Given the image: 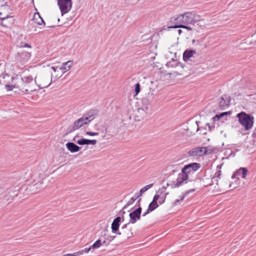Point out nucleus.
I'll return each instance as SVG.
<instances>
[{
  "mask_svg": "<svg viewBox=\"0 0 256 256\" xmlns=\"http://www.w3.org/2000/svg\"><path fill=\"white\" fill-rule=\"evenodd\" d=\"M194 191L195 189L192 188L185 192L182 196H180V199H177L175 200L174 204L176 205H177L180 202L184 200L186 196H188L190 192H194Z\"/></svg>",
  "mask_w": 256,
  "mask_h": 256,
  "instance_id": "4be33fe9",
  "label": "nucleus"
},
{
  "mask_svg": "<svg viewBox=\"0 0 256 256\" xmlns=\"http://www.w3.org/2000/svg\"><path fill=\"white\" fill-rule=\"evenodd\" d=\"M97 130L98 131V132H97V133H96L97 136H98V137L100 139H102V138H105L106 139L108 138V136L106 135V129L104 127H103L102 128V130L98 129V130Z\"/></svg>",
  "mask_w": 256,
  "mask_h": 256,
  "instance_id": "b1692460",
  "label": "nucleus"
},
{
  "mask_svg": "<svg viewBox=\"0 0 256 256\" xmlns=\"http://www.w3.org/2000/svg\"><path fill=\"white\" fill-rule=\"evenodd\" d=\"M40 81L38 86L41 88H47L50 84L52 78L48 76H44L40 78Z\"/></svg>",
  "mask_w": 256,
  "mask_h": 256,
  "instance_id": "4468645a",
  "label": "nucleus"
},
{
  "mask_svg": "<svg viewBox=\"0 0 256 256\" xmlns=\"http://www.w3.org/2000/svg\"><path fill=\"white\" fill-rule=\"evenodd\" d=\"M230 114V112H222L220 114H216L215 116H214L212 118L214 121H218V120L220 118L223 117L224 116H226L228 114Z\"/></svg>",
  "mask_w": 256,
  "mask_h": 256,
  "instance_id": "c85d7f7f",
  "label": "nucleus"
},
{
  "mask_svg": "<svg viewBox=\"0 0 256 256\" xmlns=\"http://www.w3.org/2000/svg\"><path fill=\"white\" fill-rule=\"evenodd\" d=\"M230 101V96L224 94L222 96L219 102V106L221 110H224L227 108L229 105Z\"/></svg>",
  "mask_w": 256,
  "mask_h": 256,
  "instance_id": "ddd939ff",
  "label": "nucleus"
},
{
  "mask_svg": "<svg viewBox=\"0 0 256 256\" xmlns=\"http://www.w3.org/2000/svg\"><path fill=\"white\" fill-rule=\"evenodd\" d=\"M102 244L100 240H97V248H99Z\"/></svg>",
  "mask_w": 256,
  "mask_h": 256,
  "instance_id": "ea45409f",
  "label": "nucleus"
},
{
  "mask_svg": "<svg viewBox=\"0 0 256 256\" xmlns=\"http://www.w3.org/2000/svg\"><path fill=\"white\" fill-rule=\"evenodd\" d=\"M31 57V52L20 51L15 56L16 60L22 64L26 62Z\"/></svg>",
  "mask_w": 256,
  "mask_h": 256,
  "instance_id": "1a4fd4ad",
  "label": "nucleus"
},
{
  "mask_svg": "<svg viewBox=\"0 0 256 256\" xmlns=\"http://www.w3.org/2000/svg\"><path fill=\"white\" fill-rule=\"evenodd\" d=\"M66 148L71 152H76L80 150V148L72 142H68L66 144Z\"/></svg>",
  "mask_w": 256,
  "mask_h": 256,
  "instance_id": "6ab92c4d",
  "label": "nucleus"
},
{
  "mask_svg": "<svg viewBox=\"0 0 256 256\" xmlns=\"http://www.w3.org/2000/svg\"><path fill=\"white\" fill-rule=\"evenodd\" d=\"M148 105L145 106L144 104L142 105V108L144 110H147L148 109Z\"/></svg>",
  "mask_w": 256,
  "mask_h": 256,
  "instance_id": "c03bdc74",
  "label": "nucleus"
},
{
  "mask_svg": "<svg viewBox=\"0 0 256 256\" xmlns=\"http://www.w3.org/2000/svg\"><path fill=\"white\" fill-rule=\"evenodd\" d=\"M136 200V198L132 197L127 202V204L124 206V209L126 208L132 204Z\"/></svg>",
  "mask_w": 256,
  "mask_h": 256,
  "instance_id": "2f4dec72",
  "label": "nucleus"
},
{
  "mask_svg": "<svg viewBox=\"0 0 256 256\" xmlns=\"http://www.w3.org/2000/svg\"><path fill=\"white\" fill-rule=\"evenodd\" d=\"M32 20L37 24L41 25L42 24H44V20L42 18L39 13H35L34 14Z\"/></svg>",
  "mask_w": 256,
  "mask_h": 256,
  "instance_id": "5701e85b",
  "label": "nucleus"
},
{
  "mask_svg": "<svg viewBox=\"0 0 256 256\" xmlns=\"http://www.w3.org/2000/svg\"><path fill=\"white\" fill-rule=\"evenodd\" d=\"M196 54V52L192 50H187L184 51L183 54V59L185 62H187L189 59L192 58L194 54Z\"/></svg>",
  "mask_w": 256,
  "mask_h": 256,
  "instance_id": "412c9836",
  "label": "nucleus"
},
{
  "mask_svg": "<svg viewBox=\"0 0 256 256\" xmlns=\"http://www.w3.org/2000/svg\"><path fill=\"white\" fill-rule=\"evenodd\" d=\"M200 167L198 163L194 162L185 166L182 169V172H186L188 174L192 172L198 170Z\"/></svg>",
  "mask_w": 256,
  "mask_h": 256,
  "instance_id": "f8f14e48",
  "label": "nucleus"
},
{
  "mask_svg": "<svg viewBox=\"0 0 256 256\" xmlns=\"http://www.w3.org/2000/svg\"><path fill=\"white\" fill-rule=\"evenodd\" d=\"M212 150L207 147H197L191 149L188 152V155L191 157L202 156L210 154Z\"/></svg>",
  "mask_w": 256,
  "mask_h": 256,
  "instance_id": "20e7f679",
  "label": "nucleus"
},
{
  "mask_svg": "<svg viewBox=\"0 0 256 256\" xmlns=\"http://www.w3.org/2000/svg\"><path fill=\"white\" fill-rule=\"evenodd\" d=\"M174 25L170 26L169 27V28H182L186 29L188 30H191L192 28L186 25L188 24H173Z\"/></svg>",
  "mask_w": 256,
  "mask_h": 256,
  "instance_id": "393cba45",
  "label": "nucleus"
},
{
  "mask_svg": "<svg viewBox=\"0 0 256 256\" xmlns=\"http://www.w3.org/2000/svg\"><path fill=\"white\" fill-rule=\"evenodd\" d=\"M220 176H221V171L220 170H218L214 174V176L217 178L218 179H220Z\"/></svg>",
  "mask_w": 256,
  "mask_h": 256,
  "instance_id": "c9c22d12",
  "label": "nucleus"
},
{
  "mask_svg": "<svg viewBox=\"0 0 256 256\" xmlns=\"http://www.w3.org/2000/svg\"><path fill=\"white\" fill-rule=\"evenodd\" d=\"M149 90V92L147 94L146 96L148 98V100H150V102H151L154 98V90L152 88H150Z\"/></svg>",
  "mask_w": 256,
  "mask_h": 256,
  "instance_id": "a878e982",
  "label": "nucleus"
},
{
  "mask_svg": "<svg viewBox=\"0 0 256 256\" xmlns=\"http://www.w3.org/2000/svg\"><path fill=\"white\" fill-rule=\"evenodd\" d=\"M96 144V140H90L86 139V142H85L84 144H93V145H94Z\"/></svg>",
  "mask_w": 256,
  "mask_h": 256,
  "instance_id": "72a5a7b5",
  "label": "nucleus"
},
{
  "mask_svg": "<svg viewBox=\"0 0 256 256\" xmlns=\"http://www.w3.org/2000/svg\"><path fill=\"white\" fill-rule=\"evenodd\" d=\"M0 6L2 8L4 11L8 12L10 10L9 6L6 4V2L4 0H0Z\"/></svg>",
  "mask_w": 256,
  "mask_h": 256,
  "instance_id": "c756f323",
  "label": "nucleus"
},
{
  "mask_svg": "<svg viewBox=\"0 0 256 256\" xmlns=\"http://www.w3.org/2000/svg\"><path fill=\"white\" fill-rule=\"evenodd\" d=\"M24 92L30 93L36 90V80H34L32 76H24Z\"/></svg>",
  "mask_w": 256,
  "mask_h": 256,
  "instance_id": "39448f33",
  "label": "nucleus"
},
{
  "mask_svg": "<svg viewBox=\"0 0 256 256\" xmlns=\"http://www.w3.org/2000/svg\"><path fill=\"white\" fill-rule=\"evenodd\" d=\"M140 86L139 83H137L135 85V92L136 94H138L140 92Z\"/></svg>",
  "mask_w": 256,
  "mask_h": 256,
  "instance_id": "f704fd0d",
  "label": "nucleus"
},
{
  "mask_svg": "<svg viewBox=\"0 0 256 256\" xmlns=\"http://www.w3.org/2000/svg\"><path fill=\"white\" fill-rule=\"evenodd\" d=\"M8 18H9L8 14H6V16L4 18H0V19L2 20V21L5 20L6 19H7Z\"/></svg>",
  "mask_w": 256,
  "mask_h": 256,
  "instance_id": "79ce46f5",
  "label": "nucleus"
},
{
  "mask_svg": "<svg viewBox=\"0 0 256 256\" xmlns=\"http://www.w3.org/2000/svg\"><path fill=\"white\" fill-rule=\"evenodd\" d=\"M248 172V170L245 168H241L238 169L234 174H232V178L234 179L238 176H241L242 178H245Z\"/></svg>",
  "mask_w": 256,
  "mask_h": 256,
  "instance_id": "f3484780",
  "label": "nucleus"
},
{
  "mask_svg": "<svg viewBox=\"0 0 256 256\" xmlns=\"http://www.w3.org/2000/svg\"><path fill=\"white\" fill-rule=\"evenodd\" d=\"M160 198V194H156L153 198L152 201L150 204L148 206L149 210H151L152 211L154 210L158 206V200Z\"/></svg>",
  "mask_w": 256,
  "mask_h": 256,
  "instance_id": "a211bd4d",
  "label": "nucleus"
},
{
  "mask_svg": "<svg viewBox=\"0 0 256 256\" xmlns=\"http://www.w3.org/2000/svg\"><path fill=\"white\" fill-rule=\"evenodd\" d=\"M2 14V12H0V15Z\"/></svg>",
  "mask_w": 256,
  "mask_h": 256,
  "instance_id": "603ef678",
  "label": "nucleus"
},
{
  "mask_svg": "<svg viewBox=\"0 0 256 256\" xmlns=\"http://www.w3.org/2000/svg\"><path fill=\"white\" fill-rule=\"evenodd\" d=\"M130 223L123 225L121 228V232H118L117 234H122L124 237L126 239H128L133 236V232L132 228L130 226Z\"/></svg>",
  "mask_w": 256,
  "mask_h": 256,
  "instance_id": "9b49d317",
  "label": "nucleus"
},
{
  "mask_svg": "<svg viewBox=\"0 0 256 256\" xmlns=\"http://www.w3.org/2000/svg\"><path fill=\"white\" fill-rule=\"evenodd\" d=\"M112 133H113L112 135L114 134V132H112Z\"/></svg>",
  "mask_w": 256,
  "mask_h": 256,
  "instance_id": "864d4df0",
  "label": "nucleus"
},
{
  "mask_svg": "<svg viewBox=\"0 0 256 256\" xmlns=\"http://www.w3.org/2000/svg\"><path fill=\"white\" fill-rule=\"evenodd\" d=\"M86 134L90 136H96V132H86Z\"/></svg>",
  "mask_w": 256,
  "mask_h": 256,
  "instance_id": "a19ab883",
  "label": "nucleus"
},
{
  "mask_svg": "<svg viewBox=\"0 0 256 256\" xmlns=\"http://www.w3.org/2000/svg\"><path fill=\"white\" fill-rule=\"evenodd\" d=\"M153 184H151L143 187L140 190L139 192V196H142L144 192H145L146 190L151 188Z\"/></svg>",
  "mask_w": 256,
  "mask_h": 256,
  "instance_id": "bb28decb",
  "label": "nucleus"
},
{
  "mask_svg": "<svg viewBox=\"0 0 256 256\" xmlns=\"http://www.w3.org/2000/svg\"><path fill=\"white\" fill-rule=\"evenodd\" d=\"M58 4L60 9L62 15L68 13L72 8V0H58Z\"/></svg>",
  "mask_w": 256,
  "mask_h": 256,
  "instance_id": "6e6552de",
  "label": "nucleus"
},
{
  "mask_svg": "<svg viewBox=\"0 0 256 256\" xmlns=\"http://www.w3.org/2000/svg\"><path fill=\"white\" fill-rule=\"evenodd\" d=\"M188 178V174L186 172H182L178 174L176 180L172 181L168 185L170 186L172 188H178L181 186L184 183L186 182V181Z\"/></svg>",
  "mask_w": 256,
  "mask_h": 256,
  "instance_id": "423d86ee",
  "label": "nucleus"
},
{
  "mask_svg": "<svg viewBox=\"0 0 256 256\" xmlns=\"http://www.w3.org/2000/svg\"><path fill=\"white\" fill-rule=\"evenodd\" d=\"M73 64L74 62L72 61H68L63 63L62 66L59 68L62 71L63 73H64L70 70L73 66Z\"/></svg>",
  "mask_w": 256,
  "mask_h": 256,
  "instance_id": "aec40b11",
  "label": "nucleus"
},
{
  "mask_svg": "<svg viewBox=\"0 0 256 256\" xmlns=\"http://www.w3.org/2000/svg\"><path fill=\"white\" fill-rule=\"evenodd\" d=\"M218 180L217 178H215L213 176V177L212 178V182L213 184H218Z\"/></svg>",
  "mask_w": 256,
  "mask_h": 256,
  "instance_id": "e433bc0d",
  "label": "nucleus"
},
{
  "mask_svg": "<svg viewBox=\"0 0 256 256\" xmlns=\"http://www.w3.org/2000/svg\"><path fill=\"white\" fill-rule=\"evenodd\" d=\"M152 212L151 210H149V208H148L142 214V216H146V214H148L150 212Z\"/></svg>",
  "mask_w": 256,
  "mask_h": 256,
  "instance_id": "58836bf2",
  "label": "nucleus"
},
{
  "mask_svg": "<svg viewBox=\"0 0 256 256\" xmlns=\"http://www.w3.org/2000/svg\"><path fill=\"white\" fill-rule=\"evenodd\" d=\"M140 196H139V192H138L136 193L133 197L136 198V200L138 197H140Z\"/></svg>",
  "mask_w": 256,
  "mask_h": 256,
  "instance_id": "37998d69",
  "label": "nucleus"
},
{
  "mask_svg": "<svg viewBox=\"0 0 256 256\" xmlns=\"http://www.w3.org/2000/svg\"><path fill=\"white\" fill-rule=\"evenodd\" d=\"M140 200L138 201V208L135 210L134 212H130L129 214V216L130 218V224H134L136 223L138 220H140V214L142 212V208H140Z\"/></svg>",
  "mask_w": 256,
  "mask_h": 256,
  "instance_id": "9d476101",
  "label": "nucleus"
},
{
  "mask_svg": "<svg viewBox=\"0 0 256 256\" xmlns=\"http://www.w3.org/2000/svg\"><path fill=\"white\" fill-rule=\"evenodd\" d=\"M145 100H146V98H144V99H143V101H142V102H143V103H144V101H145Z\"/></svg>",
  "mask_w": 256,
  "mask_h": 256,
  "instance_id": "8fccbe9b",
  "label": "nucleus"
},
{
  "mask_svg": "<svg viewBox=\"0 0 256 256\" xmlns=\"http://www.w3.org/2000/svg\"><path fill=\"white\" fill-rule=\"evenodd\" d=\"M112 133H113L112 135L114 134V132H112Z\"/></svg>",
  "mask_w": 256,
  "mask_h": 256,
  "instance_id": "5fc2aeb1",
  "label": "nucleus"
},
{
  "mask_svg": "<svg viewBox=\"0 0 256 256\" xmlns=\"http://www.w3.org/2000/svg\"><path fill=\"white\" fill-rule=\"evenodd\" d=\"M32 0V2H34V0Z\"/></svg>",
  "mask_w": 256,
  "mask_h": 256,
  "instance_id": "6e6d98bb",
  "label": "nucleus"
},
{
  "mask_svg": "<svg viewBox=\"0 0 256 256\" xmlns=\"http://www.w3.org/2000/svg\"><path fill=\"white\" fill-rule=\"evenodd\" d=\"M96 248V242H95L92 246H89L88 248H86L82 250H80L78 252H80V254H82L83 252H88L91 250V248L94 249Z\"/></svg>",
  "mask_w": 256,
  "mask_h": 256,
  "instance_id": "cd10ccee",
  "label": "nucleus"
},
{
  "mask_svg": "<svg viewBox=\"0 0 256 256\" xmlns=\"http://www.w3.org/2000/svg\"><path fill=\"white\" fill-rule=\"evenodd\" d=\"M103 243H104H104H106V241H105V240H104V241H103Z\"/></svg>",
  "mask_w": 256,
  "mask_h": 256,
  "instance_id": "3c124183",
  "label": "nucleus"
},
{
  "mask_svg": "<svg viewBox=\"0 0 256 256\" xmlns=\"http://www.w3.org/2000/svg\"><path fill=\"white\" fill-rule=\"evenodd\" d=\"M94 118V115L90 116L89 114L88 116H82L74 122L72 130L70 131L75 130L82 126L84 124H86Z\"/></svg>",
  "mask_w": 256,
  "mask_h": 256,
  "instance_id": "0eeeda50",
  "label": "nucleus"
},
{
  "mask_svg": "<svg viewBox=\"0 0 256 256\" xmlns=\"http://www.w3.org/2000/svg\"><path fill=\"white\" fill-rule=\"evenodd\" d=\"M121 222V218L120 216L115 218L112 224V231L113 233H118Z\"/></svg>",
  "mask_w": 256,
  "mask_h": 256,
  "instance_id": "dca6fc26",
  "label": "nucleus"
},
{
  "mask_svg": "<svg viewBox=\"0 0 256 256\" xmlns=\"http://www.w3.org/2000/svg\"><path fill=\"white\" fill-rule=\"evenodd\" d=\"M57 68H58V67L55 68V67H54V66H52V70L54 72H56Z\"/></svg>",
  "mask_w": 256,
  "mask_h": 256,
  "instance_id": "a18cd8bd",
  "label": "nucleus"
},
{
  "mask_svg": "<svg viewBox=\"0 0 256 256\" xmlns=\"http://www.w3.org/2000/svg\"><path fill=\"white\" fill-rule=\"evenodd\" d=\"M2 26H7L6 24H4L3 22H2Z\"/></svg>",
  "mask_w": 256,
  "mask_h": 256,
  "instance_id": "09e8293b",
  "label": "nucleus"
},
{
  "mask_svg": "<svg viewBox=\"0 0 256 256\" xmlns=\"http://www.w3.org/2000/svg\"><path fill=\"white\" fill-rule=\"evenodd\" d=\"M40 176V174H39L38 179L36 180V182H35L36 180H34V184L30 186V190L32 193L36 192L37 190L42 187V178Z\"/></svg>",
  "mask_w": 256,
  "mask_h": 256,
  "instance_id": "2eb2a0df",
  "label": "nucleus"
},
{
  "mask_svg": "<svg viewBox=\"0 0 256 256\" xmlns=\"http://www.w3.org/2000/svg\"><path fill=\"white\" fill-rule=\"evenodd\" d=\"M222 166L218 165L217 166V168L218 169V170H220V168H221Z\"/></svg>",
  "mask_w": 256,
  "mask_h": 256,
  "instance_id": "de8ad7c7",
  "label": "nucleus"
},
{
  "mask_svg": "<svg viewBox=\"0 0 256 256\" xmlns=\"http://www.w3.org/2000/svg\"><path fill=\"white\" fill-rule=\"evenodd\" d=\"M182 30H178V33L179 34H182Z\"/></svg>",
  "mask_w": 256,
  "mask_h": 256,
  "instance_id": "49530a36",
  "label": "nucleus"
},
{
  "mask_svg": "<svg viewBox=\"0 0 256 256\" xmlns=\"http://www.w3.org/2000/svg\"><path fill=\"white\" fill-rule=\"evenodd\" d=\"M202 20L201 16L195 11L186 12L178 15L177 17L170 18V22L176 24H191L194 25Z\"/></svg>",
  "mask_w": 256,
  "mask_h": 256,
  "instance_id": "f257e3e1",
  "label": "nucleus"
},
{
  "mask_svg": "<svg viewBox=\"0 0 256 256\" xmlns=\"http://www.w3.org/2000/svg\"><path fill=\"white\" fill-rule=\"evenodd\" d=\"M21 46H20V48H32V46L30 44H23V43H22L21 44Z\"/></svg>",
  "mask_w": 256,
  "mask_h": 256,
  "instance_id": "4c0bfd02",
  "label": "nucleus"
},
{
  "mask_svg": "<svg viewBox=\"0 0 256 256\" xmlns=\"http://www.w3.org/2000/svg\"><path fill=\"white\" fill-rule=\"evenodd\" d=\"M236 117L245 130H248L252 128L254 122V118L252 116L242 112L237 114Z\"/></svg>",
  "mask_w": 256,
  "mask_h": 256,
  "instance_id": "f03ea898",
  "label": "nucleus"
},
{
  "mask_svg": "<svg viewBox=\"0 0 256 256\" xmlns=\"http://www.w3.org/2000/svg\"><path fill=\"white\" fill-rule=\"evenodd\" d=\"M24 76L20 77L16 76L12 78V84L6 85V88L7 90H12L14 88H18L22 92H24Z\"/></svg>",
  "mask_w": 256,
  "mask_h": 256,
  "instance_id": "7ed1b4c3",
  "label": "nucleus"
},
{
  "mask_svg": "<svg viewBox=\"0 0 256 256\" xmlns=\"http://www.w3.org/2000/svg\"><path fill=\"white\" fill-rule=\"evenodd\" d=\"M76 138H77L76 136L74 138V140L76 143H78L80 145H84V143H85V142H86V139L85 138H80V139H78V140H76Z\"/></svg>",
  "mask_w": 256,
  "mask_h": 256,
  "instance_id": "7c9ffc66",
  "label": "nucleus"
},
{
  "mask_svg": "<svg viewBox=\"0 0 256 256\" xmlns=\"http://www.w3.org/2000/svg\"><path fill=\"white\" fill-rule=\"evenodd\" d=\"M168 194V193L165 194L164 196H160V198L158 200V202L160 204H162L163 203H164L166 198V196Z\"/></svg>",
  "mask_w": 256,
  "mask_h": 256,
  "instance_id": "473e14b6",
  "label": "nucleus"
}]
</instances>
